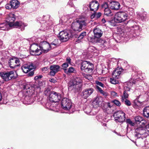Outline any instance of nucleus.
Wrapping results in <instances>:
<instances>
[{"mask_svg":"<svg viewBox=\"0 0 149 149\" xmlns=\"http://www.w3.org/2000/svg\"><path fill=\"white\" fill-rule=\"evenodd\" d=\"M61 95L54 91L52 92L49 96V101L46 103L47 108L51 110H54L55 108L54 104L59 102L61 99Z\"/></svg>","mask_w":149,"mask_h":149,"instance_id":"1","label":"nucleus"},{"mask_svg":"<svg viewBox=\"0 0 149 149\" xmlns=\"http://www.w3.org/2000/svg\"><path fill=\"white\" fill-rule=\"evenodd\" d=\"M15 15L13 13H10L6 18V21L9 24L10 27H16L21 29L22 31L24 30V27L27 26V24L22 22H17L14 23L15 20Z\"/></svg>","mask_w":149,"mask_h":149,"instance_id":"2","label":"nucleus"},{"mask_svg":"<svg viewBox=\"0 0 149 149\" xmlns=\"http://www.w3.org/2000/svg\"><path fill=\"white\" fill-rule=\"evenodd\" d=\"M89 22V21L87 18H80L77 21L72 23V29L74 31H80L82 30L83 27L86 26Z\"/></svg>","mask_w":149,"mask_h":149,"instance_id":"3","label":"nucleus"},{"mask_svg":"<svg viewBox=\"0 0 149 149\" xmlns=\"http://www.w3.org/2000/svg\"><path fill=\"white\" fill-rule=\"evenodd\" d=\"M146 129L142 127H138L135 130L134 135L136 139H143L149 135V123L146 126Z\"/></svg>","mask_w":149,"mask_h":149,"instance_id":"4","label":"nucleus"},{"mask_svg":"<svg viewBox=\"0 0 149 149\" xmlns=\"http://www.w3.org/2000/svg\"><path fill=\"white\" fill-rule=\"evenodd\" d=\"M127 14L122 11L117 12L114 17V21L116 23H120L124 22L128 19Z\"/></svg>","mask_w":149,"mask_h":149,"instance_id":"5","label":"nucleus"},{"mask_svg":"<svg viewBox=\"0 0 149 149\" xmlns=\"http://www.w3.org/2000/svg\"><path fill=\"white\" fill-rule=\"evenodd\" d=\"M82 81L80 77H74L71 79L68 84L69 87H72L77 90L79 89L82 86Z\"/></svg>","mask_w":149,"mask_h":149,"instance_id":"6","label":"nucleus"},{"mask_svg":"<svg viewBox=\"0 0 149 149\" xmlns=\"http://www.w3.org/2000/svg\"><path fill=\"white\" fill-rule=\"evenodd\" d=\"M114 120L117 123H123L126 118L125 114L121 111H119L115 112L113 114Z\"/></svg>","mask_w":149,"mask_h":149,"instance_id":"7","label":"nucleus"},{"mask_svg":"<svg viewBox=\"0 0 149 149\" xmlns=\"http://www.w3.org/2000/svg\"><path fill=\"white\" fill-rule=\"evenodd\" d=\"M16 72L13 71L1 72V78L4 81H8L16 78Z\"/></svg>","mask_w":149,"mask_h":149,"instance_id":"8","label":"nucleus"},{"mask_svg":"<svg viewBox=\"0 0 149 149\" xmlns=\"http://www.w3.org/2000/svg\"><path fill=\"white\" fill-rule=\"evenodd\" d=\"M146 121L144 118L139 116H135L134 117L132 120L131 121V125L136 126V124H140L142 126H144Z\"/></svg>","mask_w":149,"mask_h":149,"instance_id":"9","label":"nucleus"},{"mask_svg":"<svg viewBox=\"0 0 149 149\" xmlns=\"http://www.w3.org/2000/svg\"><path fill=\"white\" fill-rule=\"evenodd\" d=\"M93 65L89 62L84 61H83L81 64V69L86 72H91L93 70Z\"/></svg>","mask_w":149,"mask_h":149,"instance_id":"10","label":"nucleus"},{"mask_svg":"<svg viewBox=\"0 0 149 149\" xmlns=\"http://www.w3.org/2000/svg\"><path fill=\"white\" fill-rule=\"evenodd\" d=\"M94 37V38L90 37L91 42H97L99 40V38L102 35V33L101 30L99 28L95 29L93 30Z\"/></svg>","mask_w":149,"mask_h":149,"instance_id":"11","label":"nucleus"},{"mask_svg":"<svg viewBox=\"0 0 149 149\" xmlns=\"http://www.w3.org/2000/svg\"><path fill=\"white\" fill-rule=\"evenodd\" d=\"M30 52L32 55H39L42 53L40 45L36 44H33L30 47Z\"/></svg>","mask_w":149,"mask_h":149,"instance_id":"12","label":"nucleus"},{"mask_svg":"<svg viewBox=\"0 0 149 149\" xmlns=\"http://www.w3.org/2000/svg\"><path fill=\"white\" fill-rule=\"evenodd\" d=\"M61 104L62 108L65 110H69L72 106L71 100L66 98H64L62 99Z\"/></svg>","mask_w":149,"mask_h":149,"instance_id":"13","label":"nucleus"},{"mask_svg":"<svg viewBox=\"0 0 149 149\" xmlns=\"http://www.w3.org/2000/svg\"><path fill=\"white\" fill-rule=\"evenodd\" d=\"M40 49L42 53L43 52L46 53L51 49V46L50 44L45 41H43L40 42Z\"/></svg>","mask_w":149,"mask_h":149,"instance_id":"14","label":"nucleus"},{"mask_svg":"<svg viewBox=\"0 0 149 149\" xmlns=\"http://www.w3.org/2000/svg\"><path fill=\"white\" fill-rule=\"evenodd\" d=\"M59 35V37L60 40L63 42H65L68 40L70 36L69 33L65 31L60 32Z\"/></svg>","mask_w":149,"mask_h":149,"instance_id":"15","label":"nucleus"},{"mask_svg":"<svg viewBox=\"0 0 149 149\" xmlns=\"http://www.w3.org/2000/svg\"><path fill=\"white\" fill-rule=\"evenodd\" d=\"M60 67L57 65H52L50 67V75L54 76L56 73L59 70Z\"/></svg>","mask_w":149,"mask_h":149,"instance_id":"16","label":"nucleus"},{"mask_svg":"<svg viewBox=\"0 0 149 149\" xmlns=\"http://www.w3.org/2000/svg\"><path fill=\"white\" fill-rule=\"evenodd\" d=\"M93 91V89L92 88L86 89L82 92L81 96L84 98L86 99L91 95Z\"/></svg>","mask_w":149,"mask_h":149,"instance_id":"17","label":"nucleus"},{"mask_svg":"<svg viewBox=\"0 0 149 149\" xmlns=\"http://www.w3.org/2000/svg\"><path fill=\"white\" fill-rule=\"evenodd\" d=\"M99 4L97 1H94L91 2L89 5L91 11L96 12L98 9Z\"/></svg>","mask_w":149,"mask_h":149,"instance_id":"18","label":"nucleus"},{"mask_svg":"<svg viewBox=\"0 0 149 149\" xmlns=\"http://www.w3.org/2000/svg\"><path fill=\"white\" fill-rule=\"evenodd\" d=\"M22 69L25 73H27L29 71L35 68V66L31 64L30 65L24 64L22 67Z\"/></svg>","mask_w":149,"mask_h":149,"instance_id":"19","label":"nucleus"},{"mask_svg":"<svg viewBox=\"0 0 149 149\" xmlns=\"http://www.w3.org/2000/svg\"><path fill=\"white\" fill-rule=\"evenodd\" d=\"M124 90L123 95H121V100L122 102L124 101V99H126L128 97L130 90V87H128V85L127 86H125L124 87Z\"/></svg>","mask_w":149,"mask_h":149,"instance_id":"20","label":"nucleus"},{"mask_svg":"<svg viewBox=\"0 0 149 149\" xmlns=\"http://www.w3.org/2000/svg\"><path fill=\"white\" fill-rule=\"evenodd\" d=\"M110 6L111 9L117 10L119 9L120 5L118 2L114 1L110 3Z\"/></svg>","mask_w":149,"mask_h":149,"instance_id":"21","label":"nucleus"},{"mask_svg":"<svg viewBox=\"0 0 149 149\" xmlns=\"http://www.w3.org/2000/svg\"><path fill=\"white\" fill-rule=\"evenodd\" d=\"M102 98L101 97H97L92 102V105L93 108H97L99 107L101 102Z\"/></svg>","mask_w":149,"mask_h":149,"instance_id":"22","label":"nucleus"},{"mask_svg":"<svg viewBox=\"0 0 149 149\" xmlns=\"http://www.w3.org/2000/svg\"><path fill=\"white\" fill-rule=\"evenodd\" d=\"M122 69L121 68H117L113 72L112 76L116 78H118L122 72Z\"/></svg>","mask_w":149,"mask_h":149,"instance_id":"23","label":"nucleus"},{"mask_svg":"<svg viewBox=\"0 0 149 149\" xmlns=\"http://www.w3.org/2000/svg\"><path fill=\"white\" fill-rule=\"evenodd\" d=\"M137 17L142 21H145L147 18V13L146 12H144L142 13H140L139 12L136 13Z\"/></svg>","mask_w":149,"mask_h":149,"instance_id":"24","label":"nucleus"},{"mask_svg":"<svg viewBox=\"0 0 149 149\" xmlns=\"http://www.w3.org/2000/svg\"><path fill=\"white\" fill-rule=\"evenodd\" d=\"M10 27L9 24L7 22L0 23V29L1 30H8Z\"/></svg>","mask_w":149,"mask_h":149,"instance_id":"25","label":"nucleus"},{"mask_svg":"<svg viewBox=\"0 0 149 149\" xmlns=\"http://www.w3.org/2000/svg\"><path fill=\"white\" fill-rule=\"evenodd\" d=\"M97 42L101 43L100 46L104 49H106L109 47V43L105 40L99 39Z\"/></svg>","mask_w":149,"mask_h":149,"instance_id":"26","label":"nucleus"},{"mask_svg":"<svg viewBox=\"0 0 149 149\" xmlns=\"http://www.w3.org/2000/svg\"><path fill=\"white\" fill-rule=\"evenodd\" d=\"M33 101L32 98L30 96H26L24 98V100L23 103L25 104H30L33 102Z\"/></svg>","mask_w":149,"mask_h":149,"instance_id":"27","label":"nucleus"},{"mask_svg":"<svg viewBox=\"0 0 149 149\" xmlns=\"http://www.w3.org/2000/svg\"><path fill=\"white\" fill-rule=\"evenodd\" d=\"M12 8H17L19 5V3L17 0H11L10 2Z\"/></svg>","mask_w":149,"mask_h":149,"instance_id":"28","label":"nucleus"},{"mask_svg":"<svg viewBox=\"0 0 149 149\" xmlns=\"http://www.w3.org/2000/svg\"><path fill=\"white\" fill-rule=\"evenodd\" d=\"M131 27L132 28L131 30H132L133 31H135V33L133 34V36L134 37H135L136 36V35L137 34H136V33H137L138 32L140 31V27L139 25H136L132 26Z\"/></svg>","mask_w":149,"mask_h":149,"instance_id":"29","label":"nucleus"},{"mask_svg":"<svg viewBox=\"0 0 149 149\" xmlns=\"http://www.w3.org/2000/svg\"><path fill=\"white\" fill-rule=\"evenodd\" d=\"M102 15L101 13L100 12L96 13L95 12L91 15V19H97L99 18Z\"/></svg>","mask_w":149,"mask_h":149,"instance_id":"30","label":"nucleus"},{"mask_svg":"<svg viewBox=\"0 0 149 149\" xmlns=\"http://www.w3.org/2000/svg\"><path fill=\"white\" fill-rule=\"evenodd\" d=\"M143 116L147 118H149V107H145L143 110Z\"/></svg>","mask_w":149,"mask_h":149,"instance_id":"31","label":"nucleus"},{"mask_svg":"<svg viewBox=\"0 0 149 149\" xmlns=\"http://www.w3.org/2000/svg\"><path fill=\"white\" fill-rule=\"evenodd\" d=\"M42 24L40 27V30L43 31H45L49 28V26L47 24L45 23L40 22Z\"/></svg>","mask_w":149,"mask_h":149,"instance_id":"32","label":"nucleus"},{"mask_svg":"<svg viewBox=\"0 0 149 149\" xmlns=\"http://www.w3.org/2000/svg\"><path fill=\"white\" fill-rule=\"evenodd\" d=\"M104 14L105 15L107 16H111L113 15V13H112L111 10L109 8L104 9Z\"/></svg>","mask_w":149,"mask_h":149,"instance_id":"33","label":"nucleus"},{"mask_svg":"<svg viewBox=\"0 0 149 149\" xmlns=\"http://www.w3.org/2000/svg\"><path fill=\"white\" fill-rule=\"evenodd\" d=\"M9 63V65L10 68H14L15 67H17L16 66V64L15 62L14 61L13 58H11L8 61Z\"/></svg>","mask_w":149,"mask_h":149,"instance_id":"34","label":"nucleus"},{"mask_svg":"<svg viewBox=\"0 0 149 149\" xmlns=\"http://www.w3.org/2000/svg\"><path fill=\"white\" fill-rule=\"evenodd\" d=\"M76 72V70L75 69L72 67H70L68 68V70L65 69V72L67 74L69 73H74Z\"/></svg>","mask_w":149,"mask_h":149,"instance_id":"35","label":"nucleus"},{"mask_svg":"<svg viewBox=\"0 0 149 149\" xmlns=\"http://www.w3.org/2000/svg\"><path fill=\"white\" fill-rule=\"evenodd\" d=\"M58 40L55 39L52 42L50 45V46H51V49L54 48L56 46L58 45Z\"/></svg>","mask_w":149,"mask_h":149,"instance_id":"36","label":"nucleus"},{"mask_svg":"<svg viewBox=\"0 0 149 149\" xmlns=\"http://www.w3.org/2000/svg\"><path fill=\"white\" fill-rule=\"evenodd\" d=\"M118 78H116V77H114L112 76V77L110 79V82L111 83L113 84H118V82L117 79Z\"/></svg>","mask_w":149,"mask_h":149,"instance_id":"37","label":"nucleus"},{"mask_svg":"<svg viewBox=\"0 0 149 149\" xmlns=\"http://www.w3.org/2000/svg\"><path fill=\"white\" fill-rule=\"evenodd\" d=\"M86 32L85 31L82 32L81 33L78 38V40H80L83 39L84 37L86 36Z\"/></svg>","mask_w":149,"mask_h":149,"instance_id":"38","label":"nucleus"},{"mask_svg":"<svg viewBox=\"0 0 149 149\" xmlns=\"http://www.w3.org/2000/svg\"><path fill=\"white\" fill-rule=\"evenodd\" d=\"M84 77L86 79H87L88 80H91L92 79V76L88 74H84Z\"/></svg>","mask_w":149,"mask_h":149,"instance_id":"39","label":"nucleus"},{"mask_svg":"<svg viewBox=\"0 0 149 149\" xmlns=\"http://www.w3.org/2000/svg\"><path fill=\"white\" fill-rule=\"evenodd\" d=\"M16 64V66H18L19 65V60L17 58H13Z\"/></svg>","mask_w":149,"mask_h":149,"instance_id":"40","label":"nucleus"},{"mask_svg":"<svg viewBox=\"0 0 149 149\" xmlns=\"http://www.w3.org/2000/svg\"><path fill=\"white\" fill-rule=\"evenodd\" d=\"M118 61H117V60L115 58H112L111 61L110 62V64H112L113 63H114V65H115L118 64Z\"/></svg>","mask_w":149,"mask_h":149,"instance_id":"41","label":"nucleus"},{"mask_svg":"<svg viewBox=\"0 0 149 149\" xmlns=\"http://www.w3.org/2000/svg\"><path fill=\"white\" fill-rule=\"evenodd\" d=\"M102 8L104 9H104L107 8H108V4L106 2H104V3L102 5Z\"/></svg>","mask_w":149,"mask_h":149,"instance_id":"42","label":"nucleus"},{"mask_svg":"<svg viewBox=\"0 0 149 149\" xmlns=\"http://www.w3.org/2000/svg\"><path fill=\"white\" fill-rule=\"evenodd\" d=\"M113 102H114L115 104L117 106H119L121 105V104L120 102L117 100H114L113 101Z\"/></svg>","mask_w":149,"mask_h":149,"instance_id":"43","label":"nucleus"},{"mask_svg":"<svg viewBox=\"0 0 149 149\" xmlns=\"http://www.w3.org/2000/svg\"><path fill=\"white\" fill-rule=\"evenodd\" d=\"M111 96L113 97H116L118 96L117 93L114 91H112L111 92Z\"/></svg>","mask_w":149,"mask_h":149,"instance_id":"44","label":"nucleus"},{"mask_svg":"<svg viewBox=\"0 0 149 149\" xmlns=\"http://www.w3.org/2000/svg\"><path fill=\"white\" fill-rule=\"evenodd\" d=\"M96 84L102 87H103L104 85L101 82L99 81H95Z\"/></svg>","mask_w":149,"mask_h":149,"instance_id":"45","label":"nucleus"},{"mask_svg":"<svg viewBox=\"0 0 149 149\" xmlns=\"http://www.w3.org/2000/svg\"><path fill=\"white\" fill-rule=\"evenodd\" d=\"M126 122L127 124V129L129 127V125H130V119H127L126 120Z\"/></svg>","mask_w":149,"mask_h":149,"instance_id":"46","label":"nucleus"},{"mask_svg":"<svg viewBox=\"0 0 149 149\" xmlns=\"http://www.w3.org/2000/svg\"><path fill=\"white\" fill-rule=\"evenodd\" d=\"M50 93V91L49 89L47 88L44 91V94L46 95H48Z\"/></svg>","mask_w":149,"mask_h":149,"instance_id":"47","label":"nucleus"},{"mask_svg":"<svg viewBox=\"0 0 149 149\" xmlns=\"http://www.w3.org/2000/svg\"><path fill=\"white\" fill-rule=\"evenodd\" d=\"M5 7L6 8V9H9L12 8L11 5H10V3L6 4L5 6Z\"/></svg>","mask_w":149,"mask_h":149,"instance_id":"48","label":"nucleus"},{"mask_svg":"<svg viewBox=\"0 0 149 149\" xmlns=\"http://www.w3.org/2000/svg\"><path fill=\"white\" fill-rule=\"evenodd\" d=\"M125 104L127 106L130 105V102L129 100H127V99H125Z\"/></svg>","mask_w":149,"mask_h":149,"instance_id":"49","label":"nucleus"},{"mask_svg":"<svg viewBox=\"0 0 149 149\" xmlns=\"http://www.w3.org/2000/svg\"><path fill=\"white\" fill-rule=\"evenodd\" d=\"M88 5H84L83 6V10L84 11H86L88 9Z\"/></svg>","mask_w":149,"mask_h":149,"instance_id":"50","label":"nucleus"},{"mask_svg":"<svg viewBox=\"0 0 149 149\" xmlns=\"http://www.w3.org/2000/svg\"><path fill=\"white\" fill-rule=\"evenodd\" d=\"M68 66V63H65L62 64V66L63 68H66Z\"/></svg>","mask_w":149,"mask_h":149,"instance_id":"51","label":"nucleus"},{"mask_svg":"<svg viewBox=\"0 0 149 149\" xmlns=\"http://www.w3.org/2000/svg\"><path fill=\"white\" fill-rule=\"evenodd\" d=\"M42 77V75H38L34 77V79L35 80H37L41 78Z\"/></svg>","mask_w":149,"mask_h":149,"instance_id":"52","label":"nucleus"},{"mask_svg":"<svg viewBox=\"0 0 149 149\" xmlns=\"http://www.w3.org/2000/svg\"><path fill=\"white\" fill-rule=\"evenodd\" d=\"M100 93L104 96H107V93L103 90L101 91V92H100Z\"/></svg>","mask_w":149,"mask_h":149,"instance_id":"53","label":"nucleus"},{"mask_svg":"<svg viewBox=\"0 0 149 149\" xmlns=\"http://www.w3.org/2000/svg\"><path fill=\"white\" fill-rule=\"evenodd\" d=\"M49 81L53 83H55L56 82V81L54 79H50L49 80Z\"/></svg>","mask_w":149,"mask_h":149,"instance_id":"54","label":"nucleus"},{"mask_svg":"<svg viewBox=\"0 0 149 149\" xmlns=\"http://www.w3.org/2000/svg\"><path fill=\"white\" fill-rule=\"evenodd\" d=\"M66 61L68 63L71 64V59L69 57L67 58Z\"/></svg>","mask_w":149,"mask_h":149,"instance_id":"55","label":"nucleus"},{"mask_svg":"<svg viewBox=\"0 0 149 149\" xmlns=\"http://www.w3.org/2000/svg\"><path fill=\"white\" fill-rule=\"evenodd\" d=\"M47 70H48V68L47 67H45L43 68L42 69V71L44 72L47 71Z\"/></svg>","mask_w":149,"mask_h":149,"instance_id":"56","label":"nucleus"},{"mask_svg":"<svg viewBox=\"0 0 149 149\" xmlns=\"http://www.w3.org/2000/svg\"><path fill=\"white\" fill-rule=\"evenodd\" d=\"M96 88L100 92H101V91H102V90L101 89V88H100L99 86H97Z\"/></svg>","mask_w":149,"mask_h":149,"instance_id":"57","label":"nucleus"},{"mask_svg":"<svg viewBox=\"0 0 149 149\" xmlns=\"http://www.w3.org/2000/svg\"><path fill=\"white\" fill-rule=\"evenodd\" d=\"M33 74L34 72L32 71L31 72H30L29 73V75L30 76H32L33 75Z\"/></svg>","mask_w":149,"mask_h":149,"instance_id":"58","label":"nucleus"},{"mask_svg":"<svg viewBox=\"0 0 149 149\" xmlns=\"http://www.w3.org/2000/svg\"><path fill=\"white\" fill-rule=\"evenodd\" d=\"M102 23L104 24V23L106 22V21L105 19L104 18H103L102 19Z\"/></svg>","mask_w":149,"mask_h":149,"instance_id":"59","label":"nucleus"},{"mask_svg":"<svg viewBox=\"0 0 149 149\" xmlns=\"http://www.w3.org/2000/svg\"><path fill=\"white\" fill-rule=\"evenodd\" d=\"M68 4L69 5H71V6H72L73 5L72 3L71 2H69L68 3Z\"/></svg>","mask_w":149,"mask_h":149,"instance_id":"60","label":"nucleus"},{"mask_svg":"<svg viewBox=\"0 0 149 149\" xmlns=\"http://www.w3.org/2000/svg\"><path fill=\"white\" fill-rule=\"evenodd\" d=\"M2 44H3V42L1 40H0V46L2 45Z\"/></svg>","mask_w":149,"mask_h":149,"instance_id":"61","label":"nucleus"},{"mask_svg":"<svg viewBox=\"0 0 149 149\" xmlns=\"http://www.w3.org/2000/svg\"><path fill=\"white\" fill-rule=\"evenodd\" d=\"M2 96L1 95V94L0 93V101L1 100V99H2Z\"/></svg>","mask_w":149,"mask_h":149,"instance_id":"62","label":"nucleus"},{"mask_svg":"<svg viewBox=\"0 0 149 149\" xmlns=\"http://www.w3.org/2000/svg\"><path fill=\"white\" fill-rule=\"evenodd\" d=\"M137 0H133V1L134 2V3Z\"/></svg>","mask_w":149,"mask_h":149,"instance_id":"63","label":"nucleus"},{"mask_svg":"<svg viewBox=\"0 0 149 149\" xmlns=\"http://www.w3.org/2000/svg\"><path fill=\"white\" fill-rule=\"evenodd\" d=\"M131 23H132V24H133L134 23L133 20H132V21H131Z\"/></svg>","mask_w":149,"mask_h":149,"instance_id":"64","label":"nucleus"}]
</instances>
